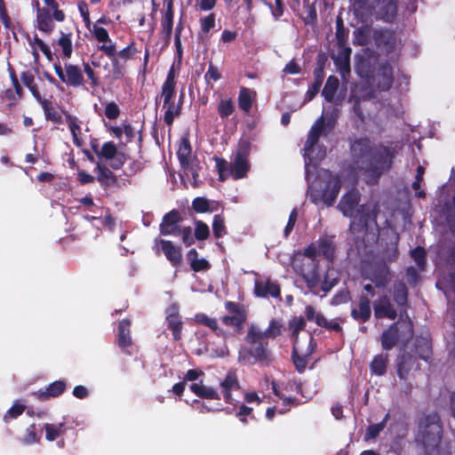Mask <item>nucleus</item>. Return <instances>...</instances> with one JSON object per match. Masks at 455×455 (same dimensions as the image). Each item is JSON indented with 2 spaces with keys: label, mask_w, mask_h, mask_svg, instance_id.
I'll return each mask as SVG.
<instances>
[{
  "label": "nucleus",
  "mask_w": 455,
  "mask_h": 455,
  "mask_svg": "<svg viewBox=\"0 0 455 455\" xmlns=\"http://www.w3.org/2000/svg\"><path fill=\"white\" fill-rule=\"evenodd\" d=\"M347 141L349 170L363 172L377 182L392 169L397 154L393 141H388L387 145L382 142L376 144L368 136L355 135L348 137Z\"/></svg>",
  "instance_id": "1"
},
{
  "label": "nucleus",
  "mask_w": 455,
  "mask_h": 455,
  "mask_svg": "<svg viewBox=\"0 0 455 455\" xmlns=\"http://www.w3.org/2000/svg\"><path fill=\"white\" fill-rule=\"evenodd\" d=\"M244 340L249 347H242L238 353V360L244 364H255L256 363L267 364L271 361V352L268 341L261 337L260 329L255 324H251Z\"/></svg>",
  "instance_id": "2"
},
{
  "label": "nucleus",
  "mask_w": 455,
  "mask_h": 455,
  "mask_svg": "<svg viewBox=\"0 0 455 455\" xmlns=\"http://www.w3.org/2000/svg\"><path fill=\"white\" fill-rule=\"evenodd\" d=\"M324 180L313 181L307 188L310 201L315 204L323 203L326 206H332L336 202L342 188V177L330 170L323 171Z\"/></svg>",
  "instance_id": "3"
},
{
  "label": "nucleus",
  "mask_w": 455,
  "mask_h": 455,
  "mask_svg": "<svg viewBox=\"0 0 455 455\" xmlns=\"http://www.w3.org/2000/svg\"><path fill=\"white\" fill-rule=\"evenodd\" d=\"M442 437L443 426L440 416L436 412L424 415L419 420L415 443L424 449L427 455L438 451Z\"/></svg>",
  "instance_id": "4"
},
{
  "label": "nucleus",
  "mask_w": 455,
  "mask_h": 455,
  "mask_svg": "<svg viewBox=\"0 0 455 455\" xmlns=\"http://www.w3.org/2000/svg\"><path fill=\"white\" fill-rule=\"evenodd\" d=\"M414 329L411 319L397 321L384 330L380 336L383 350H391L401 340L406 346L413 338Z\"/></svg>",
  "instance_id": "5"
},
{
  "label": "nucleus",
  "mask_w": 455,
  "mask_h": 455,
  "mask_svg": "<svg viewBox=\"0 0 455 455\" xmlns=\"http://www.w3.org/2000/svg\"><path fill=\"white\" fill-rule=\"evenodd\" d=\"M44 3L46 6L40 7L39 3L36 2L37 28L45 34H51L55 27L53 21L63 22L66 14L59 8L56 0H44Z\"/></svg>",
  "instance_id": "6"
},
{
  "label": "nucleus",
  "mask_w": 455,
  "mask_h": 455,
  "mask_svg": "<svg viewBox=\"0 0 455 455\" xmlns=\"http://www.w3.org/2000/svg\"><path fill=\"white\" fill-rule=\"evenodd\" d=\"M225 308L229 315H223L220 320L221 323L233 328L235 335H240L243 332V325L247 321V310L243 304L235 301H226Z\"/></svg>",
  "instance_id": "7"
},
{
  "label": "nucleus",
  "mask_w": 455,
  "mask_h": 455,
  "mask_svg": "<svg viewBox=\"0 0 455 455\" xmlns=\"http://www.w3.org/2000/svg\"><path fill=\"white\" fill-rule=\"evenodd\" d=\"M176 95V89L173 88H161V99H163V108L165 109L164 115V121L168 126H172L174 118L180 116L182 110V102L184 99V92H181L179 97V101L176 104L173 99Z\"/></svg>",
  "instance_id": "8"
},
{
  "label": "nucleus",
  "mask_w": 455,
  "mask_h": 455,
  "mask_svg": "<svg viewBox=\"0 0 455 455\" xmlns=\"http://www.w3.org/2000/svg\"><path fill=\"white\" fill-rule=\"evenodd\" d=\"M372 38L376 47L385 55L395 52L398 45V40L395 30L380 28L373 31Z\"/></svg>",
  "instance_id": "9"
},
{
  "label": "nucleus",
  "mask_w": 455,
  "mask_h": 455,
  "mask_svg": "<svg viewBox=\"0 0 455 455\" xmlns=\"http://www.w3.org/2000/svg\"><path fill=\"white\" fill-rule=\"evenodd\" d=\"M98 158L100 160L110 161L109 167L112 170L117 171L122 169L129 156L124 152L118 151L114 141H107L101 146Z\"/></svg>",
  "instance_id": "10"
},
{
  "label": "nucleus",
  "mask_w": 455,
  "mask_h": 455,
  "mask_svg": "<svg viewBox=\"0 0 455 455\" xmlns=\"http://www.w3.org/2000/svg\"><path fill=\"white\" fill-rule=\"evenodd\" d=\"M55 74L58 76L60 80L66 84L72 87H79L84 85V78L81 68L71 63H65L64 69L60 63H55L54 66Z\"/></svg>",
  "instance_id": "11"
},
{
  "label": "nucleus",
  "mask_w": 455,
  "mask_h": 455,
  "mask_svg": "<svg viewBox=\"0 0 455 455\" xmlns=\"http://www.w3.org/2000/svg\"><path fill=\"white\" fill-rule=\"evenodd\" d=\"M250 145L247 142L239 144L232 166L234 180L243 179L250 170L249 163Z\"/></svg>",
  "instance_id": "12"
},
{
  "label": "nucleus",
  "mask_w": 455,
  "mask_h": 455,
  "mask_svg": "<svg viewBox=\"0 0 455 455\" xmlns=\"http://www.w3.org/2000/svg\"><path fill=\"white\" fill-rule=\"evenodd\" d=\"M361 194L357 189H350L347 191L339 200L337 208L347 218H352L355 214L357 208L360 206Z\"/></svg>",
  "instance_id": "13"
},
{
  "label": "nucleus",
  "mask_w": 455,
  "mask_h": 455,
  "mask_svg": "<svg viewBox=\"0 0 455 455\" xmlns=\"http://www.w3.org/2000/svg\"><path fill=\"white\" fill-rule=\"evenodd\" d=\"M316 348V342L314 339V337L310 334L308 345L307 347L302 355L299 354L300 347L299 343H293L292 344V352H291V358L293 364L295 366V369L299 372L302 373L307 364L308 357L315 352Z\"/></svg>",
  "instance_id": "14"
},
{
  "label": "nucleus",
  "mask_w": 455,
  "mask_h": 455,
  "mask_svg": "<svg viewBox=\"0 0 455 455\" xmlns=\"http://www.w3.org/2000/svg\"><path fill=\"white\" fill-rule=\"evenodd\" d=\"M374 316L377 319L387 318L395 320L397 317V311L387 294L380 295L373 302Z\"/></svg>",
  "instance_id": "15"
},
{
  "label": "nucleus",
  "mask_w": 455,
  "mask_h": 455,
  "mask_svg": "<svg viewBox=\"0 0 455 455\" xmlns=\"http://www.w3.org/2000/svg\"><path fill=\"white\" fill-rule=\"evenodd\" d=\"M253 293L258 298L272 297L275 299L281 297L280 285L267 278L266 280L256 279L254 282Z\"/></svg>",
  "instance_id": "16"
},
{
  "label": "nucleus",
  "mask_w": 455,
  "mask_h": 455,
  "mask_svg": "<svg viewBox=\"0 0 455 455\" xmlns=\"http://www.w3.org/2000/svg\"><path fill=\"white\" fill-rule=\"evenodd\" d=\"M374 80L378 90L381 92H387L392 87L394 82L393 68L387 61L378 66Z\"/></svg>",
  "instance_id": "17"
},
{
  "label": "nucleus",
  "mask_w": 455,
  "mask_h": 455,
  "mask_svg": "<svg viewBox=\"0 0 455 455\" xmlns=\"http://www.w3.org/2000/svg\"><path fill=\"white\" fill-rule=\"evenodd\" d=\"M182 220L180 212L176 209L165 213L159 227L161 235H177V231L180 228L179 223L181 222Z\"/></svg>",
  "instance_id": "18"
},
{
  "label": "nucleus",
  "mask_w": 455,
  "mask_h": 455,
  "mask_svg": "<svg viewBox=\"0 0 455 455\" xmlns=\"http://www.w3.org/2000/svg\"><path fill=\"white\" fill-rule=\"evenodd\" d=\"M376 18L385 22H393L397 15L398 0H375Z\"/></svg>",
  "instance_id": "19"
},
{
  "label": "nucleus",
  "mask_w": 455,
  "mask_h": 455,
  "mask_svg": "<svg viewBox=\"0 0 455 455\" xmlns=\"http://www.w3.org/2000/svg\"><path fill=\"white\" fill-rule=\"evenodd\" d=\"M325 132V119L322 116H320L311 126L308 133L307 140L304 144V150L307 152H312L315 147L317 145L320 137Z\"/></svg>",
  "instance_id": "20"
},
{
  "label": "nucleus",
  "mask_w": 455,
  "mask_h": 455,
  "mask_svg": "<svg viewBox=\"0 0 455 455\" xmlns=\"http://www.w3.org/2000/svg\"><path fill=\"white\" fill-rule=\"evenodd\" d=\"M99 51L105 53V55L110 59L113 78L115 80L122 79L124 76V65L122 64L116 57V44H102L99 46Z\"/></svg>",
  "instance_id": "21"
},
{
  "label": "nucleus",
  "mask_w": 455,
  "mask_h": 455,
  "mask_svg": "<svg viewBox=\"0 0 455 455\" xmlns=\"http://www.w3.org/2000/svg\"><path fill=\"white\" fill-rule=\"evenodd\" d=\"M164 5L165 7V11L162 17L161 28H162V33L164 35V39L165 44H169L171 42V37H172V34L173 19H174V10H173L172 0H164Z\"/></svg>",
  "instance_id": "22"
},
{
  "label": "nucleus",
  "mask_w": 455,
  "mask_h": 455,
  "mask_svg": "<svg viewBox=\"0 0 455 455\" xmlns=\"http://www.w3.org/2000/svg\"><path fill=\"white\" fill-rule=\"evenodd\" d=\"M165 321L168 329L172 331L173 339L176 341L180 340L181 339L183 323L176 305H172L168 308Z\"/></svg>",
  "instance_id": "23"
},
{
  "label": "nucleus",
  "mask_w": 455,
  "mask_h": 455,
  "mask_svg": "<svg viewBox=\"0 0 455 455\" xmlns=\"http://www.w3.org/2000/svg\"><path fill=\"white\" fill-rule=\"evenodd\" d=\"M350 315L355 321L361 323H364L371 319V308L368 295L362 294L359 296L358 307H353Z\"/></svg>",
  "instance_id": "24"
},
{
  "label": "nucleus",
  "mask_w": 455,
  "mask_h": 455,
  "mask_svg": "<svg viewBox=\"0 0 455 455\" xmlns=\"http://www.w3.org/2000/svg\"><path fill=\"white\" fill-rule=\"evenodd\" d=\"M319 254L329 263L335 259L337 250L335 235H324L316 241Z\"/></svg>",
  "instance_id": "25"
},
{
  "label": "nucleus",
  "mask_w": 455,
  "mask_h": 455,
  "mask_svg": "<svg viewBox=\"0 0 455 455\" xmlns=\"http://www.w3.org/2000/svg\"><path fill=\"white\" fill-rule=\"evenodd\" d=\"M97 172V180L103 188H108L117 185V176L113 172L109 166L97 162L95 165Z\"/></svg>",
  "instance_id": "26"
},
{
  "label": "nucleus",
  "mask_w": 455,
  "mask_h": 455,
  "mask_svg": "<svg viewBox=\"0 0 455 455\" xmlns=\"http://www.w3.org/2000/svg\"><path fill=\"white\" fill-rule=\"evenodd\" d=\"M132 321L128 318L123 319L118 323L116 333V344L124 351L132 345L131 336Z\"/></svg>",
  "instance_id": "27"
},
{
  "label": "nucleus",
  "mask_w": 455,
  "mask_h": 455,
  "mask_svg": "<svg viewBox=\"0 0 455 455\" xmlns=\"http://www.w3.org/2000/svg\"><path fill=\"white\" fill-rule=\"evenodd\" d=\"M161 250L171 265L174 267H179L182 262V253L180 246H175L172 241L160 239Z\"/></svg>",
  "instance_id": "28"
},
{
  "label": "nucleus",
  "mask_w": 455,
  "mask_h": 455,
  "mask_svg": "<svg viewBox=\"0 0 455 455\" xmlns=\"http://www.w3.org/2000/svg\"><path fill=\"white\" fill-rule=\"evenodd\" d=\"M67 385L64 380H56L49 384L45 389H39L33 395L40 401H46L50 398L58 397L66 390Z\"/></svg>",
  "instance_id": "29"
},
{
  "label": "nucleus",
  "mask_w": 455,
  "mask_h": 455,
  "mask_svg": "<svg viewBox=\"0 0 455 455\" xmlns=\"http://www.w3.org/2000/svg\"><path fill=\"white\" fill-rule=\"evenodd\" d=\"M220 387L225 402L228 403H233L234 399L232 397V391L239 390L241 388L235 372L228 371L225 379L220 382Z\"/></svg>",
  "instance_id": "30"
},
{
  "label": "nucleus",
  "mask_w": 455,
  "mask_h": 455,
  "mask_svg": "<svg viewBox=\"0 0 455 455\" xmlns=\"http://www.w3.org/2000/svg\"><path fill=\"white\" fill-rule=\"evenodd\" d=\"M393 299L400 307L401 314L406 313L408 307L409 290L403 281H395L393 285Z\"/></svg>",
  "instance_id": "31"
},
{
  "label": "nucleus",
  "mask_w": 455,
  "mask_h": 455,
  "mask_svg": "<svg viewBox=\"0 0 455 455\" xmlns=\"http://www.w3.org/2000/svg\"><path fill=\"white\" fill-rule=\"evenodd\" d=\"M416 358L410 353H403L397 356L396 372L401 379H407L409 372L415 363Z\"/></svg>",
  "instance_id": "32"
},
{
  "label": "nucleus",
  "mask_w": 455,
  "mask_h": 455,
  "mask_svg": "<svg viewBox=\"0 0 455 455\" xmlns=\"http://www.w3.org/2000/svg\"><path fill=\"white\" fill-rule=\"evenodd\" d=\"M415 349L420 359L424 361L430 359L432 355V340L428 332L416 337Z\"/></svg>",
  "instance_id": "33"
},
{
  "label": "nucleus",
  "mask_w": 455,
  "mask_h": 455,
  "mask_svg": "<svg viewBox=\"0 0 455 455\" xmlns=\"http://www.w3.org/2000/svg\"><path fill=\"white\" fill-rule=\"evenodd\" d=\"M339 49L338 56L335 59V65L339 68L342 76H345L350 72V54L352 50L348 46H344Z\"/></svg>",
  "instance_id": "34"
},
{
  "label": "nucleus",
  "mask_w": 455,
  "mask_h": 455,
  "mask_svg": "<svg viewBox=\"0 0 455 455\" xmlns=\"http://www.w3.org/2000/svg\"><path fill=\"white\" fill-rule=\"evenodd\" d=\"M190 390L200 398L213 400L220 399L218 391L213 387L204 386L202 380L191 384Z\"/></svg>",
  "instance_id": "35"
},
{
  "label": "nucleus",
  "mask_w": 455,
  "mask_h": 455,
  "mask_svg": "<svg viewBox=\"0 0 455 455\" xmlns=\"http://www.w3.org/2000/svg\"><path fill=\"white\" fill-rule=\"evenodd\" d=\"M339 279L340 274L339 270L333 267H329L324 273L321 284V290L324 292V294L328 293L334 286L339 283Z\"/></svg>",
  "instance_id": "36"
},
{
  "label": "nucleus",
  "mask_w": 455,
  "mask_h": 455,
  "mask_svg": "<svg viewBox=\"0 0 455 455\" xmlns=\"http://www.w3.org/2000/svg\"><path fill=\"white\" fill-rule=\"evenodd\" d=\"M187 257L194 272L207 271L211 268V264L207 259L204 258L198 259V252L195 248L188 251Z\"/></svg>",
  "instance_id": "37"
},
{
  "label": "nucleus",
  "mask_w": 455,
  "mask_h": 455,
  "mask_svg": "<svg viewBox=\"0 0 455 455\" xmlns=\"http://www.w3.org/2000/svg\"><path fill=\"white\" fill-rule=\"evenodd\" d=\"M357 218L369 227L370 222L376 221L378 216L377 205L371 207L367 204H361L355 212Z\"/></svg>",
  "instance_id": "38"
},
{
  "label": "nucleus",
  "mask_w": 455,
  "mask_h": 455,
  "mask_svg": "<svg viewBox=\"0 0 455 455\" xmlns=\"http://www.w3.org/2000/svg\"><path fill=\"white\" fill-rule=\"evenodd\" d=\"M192 153V148L188 138H181L177 150V156L181 166L186 167L189 164Z\"/></svg>",
  "instance_id": "39"
},
{
  "label": "nucleus",
  "mask_w": 455,
  "mask_h": 455,
  "mask_svg": "<svg viewBox=\"0 0 455 455\" xmlns=\"http://www.w3.org/2000/svg\"><path fill=\"white\" fill-rule=\"evenodd\" d=\"M66 116V122L68 124L70 132L73 137V142L76 147H82L84 145V140L79 137L81 133V127L78 124V119L76 116H72L66 111H63Z\"/></svg>",
  "instance_id": "40"
},
{
  "label": "nucleus",
  "mask_w": 455,
  "mask_h": 455,
  "mask_svg": "<svg viewBox=\"0 0 455 455\" xmlns=\"http://www.w3.org/2000/svg\"><path fill=\"white\" fill-rule=\"evenodd\" d=\"M349 36V30L344 25L343 19L340 15L336 18V44L338 48L347 46Z\"/></svg>",
  "instance_id": "41"
},
{
  "label": "nucleus",
  "mask_w": 455,
  "mask_h": 455,
  "mask_svg": "<svg viewBox=\"0 0 455 455\" xmlns=\"http://www.w3.org/2000/svg\"><path fill=\"white\" fill-rule=\"evenodd\" d=\"M41 106L44 110L46 120L52 121L54 124H60L63 123L62 114L58 111L48 100L41 101Z\"/></svg>",
  "instance_id": "42"
},
{
  "label": "nucleus",
  "mask_w": 455,
  "mask_h": 455,
  "mask_svg": "<svg viewBox=\"0 0 455 455\" xmlns=\"http://www.w3.org/2000/svg\"><path fill=\"white\" fill-rule=\"evenodd\" d=\"M339 81L337 76H330L322 91V95L324 100L328 102H332L334 100L335 94L339 88Z\"/></svg>",
  "instance_id": "43"
},
{
  "label": "nucleus",
  "mask_w": 455,
  "mask_h": 455,
  "mask_svg": "<svg viewBox=\"0 0 455 455\" xmlns=\"http://www.w3.org/2000/svg\"><path fill=\"white\" fill-rule=\"evenodd\" d=\"M195 320L196 322L211 329L217 336H224L225 332L221 328H220L216 318H212L204 313H199L196 315Z\"/></svg>",
  "instance_id": "44"
},
{
  "label": "nucleus",
  "mask_w": 455,
  "mask_h": 455,
  "mask_svg": "<svg viewBox=\"0 0 455 455\" xmlns=\"http://www.w3.org/2000/svg\"><path fill=\"white\" fill-rule=\"evenodd\" d=\"M388 363V355L387 354H380L374 356L373 360L371 363V371L373 374L378 376H382L385 374L387 371V366Z\"/></svg>",
  "instance_id": "45"
},
{
  "label": "nucleus",
  "mask_w": 455,
  "mask_h": 455,
  "mask_svg": "<svg viewBox=\"0 0 455 455\" xmlns=\"http://www.w3.org/2000/svg\"><path fill=\"white\" fill-rule=\"evenodd\" d=\"M252 92L246 87H241L238 93V107L245 113H249L252 107Z\"/></svg>",
  "instance_id": "46"
},
{
  "label": "nucleus",
  "mask_w": 455,
  "mask_h": 455,
  "mask_svg": "<svg viewBox=\"0 0 455 455\" xmlns=\"http://www.w3.org/2000/svg\"><path fill=\"white\" fill-rule=\"evenodd\" d=\"M306 320L303 316H292L289 323L288 327L291 331V338L293 343H299V333L306 327Z\"/></svg>",
  "instance_id": "47"
},
{
  "label": "nucleus",
  "mask_w": 455,
  "mask_h": 455,
  "mask_svg": "<svg viewBox=\"0 0 455 455\" xmlns=\"http://www.w3.org/2000/svg\"><path fill=\"white\" fill-rule=\"evenodd\" d=\"M389 417V413H387L380 422L370 425L366 428L364 439L369 441L378 437L380 432L386 427Z\"/></svg>",
  "instance_id": "48"
},
{
  "label": "nucleus",
  "mask_w": 455,
  "mask_h": 455,
  "mask_svg": "<svg viewBox=\"0 0 455 455\" xmlns=\"http://www.w3.org/2000/svg\"><path fill=\"white\" fill-rule=\"evenodd\" d=\"M339 321L343 322L341 318L328 321L323 315H316L315 323L318 326L325 328L328 331H333L336 332L342 333L343 328L339 323Z\"/></svg>",
  "instance_id": "49"
},
{
  "label": "nucleus",
  "mask_w": 455,
  "mask_h": 455,
  "mask_svg": "<svg viewBox=\"0 0 455 455\" xmlns=\"http://www.w3.org/2000/svg\"><path fill=\"white\" fill-rule=\"evenodd\" d=\"M235 110V102L232 99H221L217 106V112L222 120L227 119Z\"/></svg>",
  "instance_id": "50"
},
{
  "label": "nucleus",
  "mask_w": 455,
  "mask_h": 455,
  "mask_svg": "<svg viewBox=\"0 0 455 455\" xmlns=\"http://www.w3.org/2000/svg\"><path fill=\"white\" fill-rule=\"evenodd\" d=\"M216 169L219 173V180L225 181L229 176H232V166L222 157L214 156Z\"/></svg>",
  "instance_id": "51"
},
{
  "label": "nucleus",
  "mask_w": 455,
  "mask_h": 455,
  "mask_svg": "<svg viewBox=\"0 0 455 455\" xmlns=\"http://www.w3.org/2000/svg\"><path fill=\"white\" fill-rule=\"evenodd\" d=\"M282 323L276 319H272L269 322L268 327L264 331H261V337L265 338L267 340V339H274L282 334Z\"/></svg>",
  "instance_id": "52"
},
{
  "label": "nucleus",
  "mask_w": 455,
  "mask_h": 455,
  "mask_svg": "<svg viewBox=\"0 0 455 455\" xmlns=\"http://www.w3.org/2000/svg\"><path fill=\"white\" fill-rule=\"evenodd\" d=\"M212 232L216 238H220L227 235L225 225V217L223 214H215L212 220Z\"/></svg>",
  "instance_id": "53"
},
{
  "label": "nucleus",
  "mask_w": 455,
  "mask_h": 455,
  "mask_svg": "<svg viewBox=\"0 0 455 455\" xmlns=\"http://www.w3.org/2000/svg\"><path fill=\"white\" fill-rule=\"evenodd\" d=\"M192 209L197 213L212 212L217 208H211L210 202L203 196H197L192 201Z\"/></svg>",
  "instance_id": "54"
},
{
  "label": "nucleus",
  "mask_w": 455,
  "mask_h": 455,
  "mask_svg": "<svg viewBox=\"0 0 455 455\" xmlns=\"http://www.w3.org/2000/svg\"><path fill=\"white\" fill-rule=\"evenodd\" d=\"M305 16L302 20L306 25H315L317 20V12L315 4H309L308 0H304Z\"/></svg>",
  "instance_id": "55"
},
{
  "label": "nucleus",
  "mask_w": 455,
  "mask_h": 455,
  "mask_svg": "<svg viewBox=\"0 0 455 455\" xmlns=\"http://www.w3.org/2000/svg\"><path fill=\"white\" fill-rule=\"evenodd\" d=\"M140 51L138 50L134 41H132L126 47L116 52V57L124 62L132 59Z\"/></svg>",
  "instance_id": "56"
},
{
  "label": "nucleus",
  "mask_w": 455,
  "mask_h": 455,
  "mask_svg": "<svg viewBox=\"0 0 455 455\" xmlns=\"http://www.w3.org/2000/svg\"><path fill=\"white\" fill-rule=\"evenodd\" d=\"M372 281L374 282L376 287H378V288L385 287L389 281L388 267H384L382 269H380L379 271H375L373 273Z\"/></svg>",
  "instance_id": "57"
},
{
  "label": "nucleus",
  "mask_w": 455,
  "mask_h": 455,
  "mask_svg": "<svg viewBox=\"0 0 455 455\" xmlns=\"http://www.w3.org/2000/svg\"><path fill=\"white\" fill-rule=\"evenodd\" d=\"M61 33L60 38L58 40L59 46L61 47L63 55L66 58H70L73 52L71 34Z\"/></svg>",
  "instance_id": "58"
},
{
  "label": "nucleus",
  "mask_w": 455,
  "mask_h": 455,
  "mask_svg": "<svg viewBox=\"0 0 455 455\" xmlns=\"http://www.w3.org/2000/svg\"><path fill=\"white\" fill-rule=\"evenodd\" d=\"M216 26V15L214 12H211L207 16L200 19L201 32L204 35H208L212 29Z\"/></svg>",
  "instance_id": "59"
},
{
  "label": "nucleus",
  "mask_w": 455,
  "mask_h": 455,
  "mask_svg": "<svg viewBox=\"0 0 455 455\" xmlns=\"http://www.w3.org/2000/svg\"><path fill=\"white\" fill-rule=\"evenodd\" d=\"M195 226V239L204 241L210 236V229L206 223L202 220H196Z\"/></svg>",
  "instance_id": "60"
},
{
  "label": "nucleus",
  "mask_w": 455,
  "mask_h": 455,
  "mask_svg": "<svg viewBox=\"0 0 455 455\" xmlns=\"http://www.w3.org/2000/svg\"><path fill=\"white\" fill-rule=\"evenodd\" d=\"M426 250L422 246H417L411 251V256L419 268L423 269L426 266Z\"/></svg>",
  "instance_id": "61"
},
{
  "label": "nucleus",
  "mask_w": 455,
  "mask_h": 455,
  "mask_svg": "<svg viewBox=\"0 0 455 455\" xmlns=\"http://www.w3.org/2000/svg\"><path fill=\"white\" fill-rule=\"evenodd\" d=\"M44 427L45 429V438L51 442L56 440L63 432V424L56 426L46 423Z\"/></svg>",
  "instance_id": "62"
},
{
  "label": "nucleus",
  "mask_w": 455,
  "mask_h": 455,
  "mask_svg": "<svg viewBox=\"0 0 455 455\" xmlns=\"http://www.w3.org/2000/svg\"><path fill=\"white\" fill-rule=\"evenodd\" d=\"M26 410V405L20 403V401H16L12 407L5 412L4 416V420L7 422L9 419H17L20 416L24 411Z\"/></svg>",
  "instance_id": "63"
},
{
  "label": "nucleus",
  "mask_w": 455,
  "mask_h": 455,
  "mask_svg": "<svg viewBox=\"0 0 455 455\" xmlns=\"http://www.w3.org/2000/svg\"><path fill=\"white\" fill-rule=\"evenodd\" d=\"M177 235H181L182 242L186 246L195 243V236L192 235V228L190 227H180L177 231Z\"/></svg>",
  "instance_id": "64"
}]
</instances>
